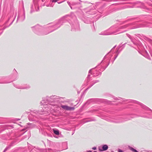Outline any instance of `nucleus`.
Here are the masks:
<instances>
[{
  "instance_id": "1",
  "label": "nucleus",
  "mask_w": 152,
  "mask_h": 152,
  "mask_svg": "<svg viewBox=\"0 0 152 152\" xmlns=\"http://www.w3.org/2000/svg\"><path fill=\"white\" fill-rule=\"evenodd\" d=\"M64 20L61 19L56 23H50L46 26V29L45 30L43 29L42 27L39 25L32 27L31 28L35 34L39 35H44L48 34L60 27L64 23Z\"/></svg>"
},
{
  "instance_id": "2",
  "label": "nucleus",
  "mask_w": 152,
  "mask_h": 152,
  "mask_svg": "<svg viewBox=\"0 0 152 152\" xmlns=\"http://www.w3.org/2000/svg\"><path fill=\"white\" fill-rule=\"evenodd\" d=\"M134 23H129L126 25L120 26L118 28L115 29L113 28V27H111L110 28L109 30H114V31H113L111 32H107L106 31L103 32H102L99 34L100 35H110L112 34L115 35L125 32L129 29H133L137 28L148 26L145 24L142 23L140 24L137 26H134V27H132V28L129 27V26L130 25H134Z\"/></svg>"
},
{
  "instance_id": "3",
  "label": "nucleus",
  "mask_w": 152,
  "mask_h": 152,
  "mask_svg": "<svg viewBox=\"0 0 152 152\" xmlns=\"http://www.w3.org/2000/svg\"><path fill=\"white\" fill-rule=\"evenodd\" d=\"M34 4L31 6V13H32L35 10L37 11L39 10V7L38 3L37 0H35L33 1Z\"/></svg>"
},
{
  "instance_id": "4",
  "label": "nucleus",
  "mask_w": 152,
  "mask_h": 152,
  "mask_svg": "<svg viewBox=\"0 0 152 152\" xmlns=\"http://www.w3.org/2000/svg\"><path fill=\"white\" fill-rule=\"evenodd\" d=\"M25 14L24 10L23 12L19 13L18 17L17 20H18L21 21H23L25 19Z\"/></svg>"
},
{
  "instance_id": "5",
  "label": "nucleus",
  "mask_w": 152,
  "mask_h": 152,
  "mask_svg": "<svg viewBox=\"0 0 152 152\" xmlns=\"http://www.w3.org/2000/svg\"><path fill=\"white\" fill-rule=\"evenodd\" d=\"M61 107L63 109L67 111L74 110L75 109L74 107H70L66 105H62Z\"/></svg>"
},
{
  "instance_id": "6",
  "label": "nucleus",
  "mask_w": 152,
  "mask_h": 152,
  "mask_svg": "<svg viewBox=\"0 0 152 152\" xmlns=\"http://www.w3.org/2000/svg\"><path fill=\"white\" fill-rule=\"evenodd\" d=\"M110 121L115 123H119L122 122L124 121L122 120L121 118L116 117L111 120Z\"/></svg>"
},
{
  "instance_id": "7",
  "label": "nucleus",
  "mask_w": 152,
  "mask_h": 152,
  "mask_svg": "<svg viewBox=\"0 0 152 152\" xmlns=\"http://www.w3.org/2000/svg\"><path fill=\"white\" fill-rule=\"evenodd\" d=\"M17 15V13H13V15L12 16H10V18H9L8 21H7V22H8L10 20H11V23H10L9 26L15 20V19L16 18V16Z\"/></svg>"
},
{
  "instance_id": "8",
  "label": "nucleus",
  "mask_w": 152,
  "mask_h": 152,
  "mask_svg": "<svg viewBox=\"0 0 152 152\" xmlns=\"http://www.w3.org/2000/svg\"><path fill=\"white\" fill-rule=\"evenodd\" d=\"M17 88L22 89H27L30 88L29 85L26 84L25 85L20 86H16Z\"/></svg>"
},
{
  "instance_id": "9",
  "label": "nucleus",
  "mask_w": 152,
  "mask_h": 152,
  "mask_svg": "<svg viewBox=\"0 0 152 152\" xmlns=\"http://www.w3.org/2000/svg\"><path fill=\"white\" fill-rule=\"evenodd\" d=\"M45 111H36L35 112V113L37 115H39L40 114L42 115L44 114L45 113Z\"/></svg>"
},
{
  "instance_id": "10",
  "label": "nucleus",
  "mask_w": 152,
  "mask_h": 152,
  "mask_svg": "<svg viewBox=\"0 0 152 152\" xmlns=\"http://www.w3.org/2000/svg\"><path fill=\"white\" fill-rule=\"evenodd\" d=\"M53 131L54 133L57 135H59V131L56 129H53Z\"/></svg>"
},
{
  "instance_id": "11",
  "label": "nucleus",
  "mask_w": 152,
  "mask_h": 152,
  "mask_svg": "<svg viewBox=\"0 0 152 152\" xmlns=\"http://www.w3.org/2000/svg\"><path fill=\"white\" fill-rule=\"evenodd\" d=\"M102 151H105L107 150L108 148V146L106 145H103L102 147Z\"/></svg>"
},
{
  "instance_id": "12",
  "label": "nucleus",
  "mask_w": 152,
  "mask_h": 152,
  "mask_svg": "<svg viewBox=\"0 0 152 152\" xmlns=\"http://www.w3.org/2000/svg\"><path fill=\"white\" fill-rule=\"evenodd\" d=\"M127 35L128 37H129L130 39L132 42L134 43V45H137V43L134 41L133 39L132 38L131 36L129 34H127Z\"/></svg>"
},
{
  "instance_id": "13",
  "label": "nucleus",
  "mask_w": 152,
  "mask_h": 152,
  "mask_svg": "<svg viewBox=\"0 0 152 152\" xmlns=\"http://www.w3.org/2000/svg\"><path fill=\"white\" fill-rule=\"evenodd\" d=\"M99 82V80H96L94 82V83L91 84V85L87 89H86V90H88V88H89L91 87V86H92L94 84H95V83H97Z\"/></svg>"
},
{
  "instance_id": "14",
  "label": "nucleus",
  "mask_w": 152,
  "mask_h": 152,
  "mask_svg": "<svg viewBox=\"0 0 152 152\" xmlns=\"http://www.w3.org/2000/svg\"><path fill=\"white\" fill-rule=\"evenodd\" d=\"M129 148L130 150H131V151H133V152H135L136 151H137V150L136 149H134L132 147L130 146H129Z\"/></svg>"
},
{
  "instance_id": "15",
  "label": "nucleus",
  "mask_w": 152,
  "mask_h": 152,
  "mask_svg": "<svg viewBox=\"0 0 152 152\" xmlns=\"http://www.w3.org/2000/svg\"><path fill=\"white\" fill-rule=\"evenodd\" d=\"M11 146V145H10L7 146V147H6V148H5V149L4 151L3 152H5L6 151H7V150L10 149V148Z\"/></svg>"
},
{
  "instance_id": "16",
  "label": "nucleus",
  "mask_w": 152,
  "mask_h": 152,
  "mask_svg": "<svg viewBox=\"0 0 152 152\" xmlns=\"http://www.w3.org/2000/svg\"><path fill=\"white\" fill-rule=\"evenodd\" d=\"M41 103L42 104H43L44 105H47L46 104V102H45V101L44 100H42L41 102Z\"/></svg>"
},
{
  "instance_id": "17",
  "label": "nucleus",
  "mask_w": 152,
  "mask_h": 152,
  "mask_svg": "<svg viewBox=\"0 0 152 152\" xmlns=\"http://www.w3.org/2000/svg\"><path fill=\"white\" fill-rule=\"evenodd\" d=\"M119 52H118V50H117L116 52V53H117L118 54L116 56H115V58H114V60L118 56V54L119 53Z\"/></svg>"
},
{
  "instance_id": "18",
  "label": "nucleus",
  "mask_w": 152,
  "mask_h": 152,
  "mask_svg": "<svg viewBox=\"0 0 152 152\" xmlns=\"http://www.w3.org/2000/svg\"><path fill=\"white\" fill-rule=\"evenodd\" d=\"M118 152H124L122 150L120 149H118Z\"/></svg>"
},
{
  "instance_id": "19",
  "label": "nucleus",
  "mask_w": 152,
  "mask_h": 152,
  "mask_svg": "<svg viewBox=\"0 0 152 152\" xmlns=\"http://www.w3.org/2000/svg\"><path fill=\"white\" fill-rule=\"evenodd\" d=\"M67 3L68 4V5L70 6V7L72 9V7L70 5V2H69V1H67Z\"/></svg>"
},
{
  "instance_id": "20",
  "label": "nucleus",
  "mask_w": 152,
  "mask_h": 152,
  "mask_svg": "<svg viewBox=\"0 0 152 152\" xmlns=\"http://www.w3.org/2000/svg\"><path fill=\"white\" fill-rule=\"evenodd\" d=\"M11 82H2L1 83H10Z\"/></svg>"
},
{
  "instance_id": "21",
  "label": "nucleus",
  "mask_w": 152,
  "mask_h": 152,
  "mask_svg": "<svg viewBox=\"0 0 152 152\" xmlns=\"http://www.w3.org/2000/svg\"><path fill=\"white\" fill-rule=\"evenodd\" d=\"M58 0H53L52 1V2H57Z\"/></svg>"
},
{
  "instance_id": "22",
  "label": "nucleus",
  "mask_w": 152,
  "mask_h": 152,
  "mask_svg": "<svg viewBox=\"0 0 152 152\" xmlns=\"http://www.w3.org/2000/svg\"><path fill=\"white\" fill-rule=\"evenodd\" d=\"M96 149V147H93L92 148V149L94 150H95Z\"/></svg>"
},
{
  "instance_id": "23",
  "label": "nucleus",
  "mask_w": 152,
  "mask_h": 152,
  "mask_svg": "<svg viewBox=\"0 0 152 152\" xmlns=\"http://www.w3.org/2000/svg\"><path fill=\"white\" fill-rule=\"evenodd\" d=\"M49 152H52V150L51 149H49Z\"/></svg>"
},
{
  "instance_id": "24",
  "label": "nucleus",
  "mask_w": 152,
  "mask_h": 152,
  "mask_svg": "<svg viewBox=\"0 0 152 152\" xmlns=\"http://www.w3.org/2000/svg\"><path fill=\"white\" fill-rule=\"evenodd\" d=\"M79 26H78V27L77 28V29H75L76 30H78L79 29Z\"/></svg>"
},
{
  "instance_id": "25",
  "label": "nucleus",
  "mask_w": 152,
  "mask_h": 152,
  "mask_svg": "<svg viewBox=\"0 0 152 152\" xmlns=\"http://www.w3.org/2000/svg\"><path fill=\"white\" fill-rule=\"evenodd\" d=\"M90 76V75H88V77H88V78H89V77Z\"/></svg>"
},
{
  "instance_id": "26",
  "label": "nucleus",
  "mask_w": 152,
  "mask_h": 152,
  "mask_svg": "<svg viewBox=\"0 0 152 152\" xmlns=\"http://www.w3.org/2000/svg\"><path fill=\"white\" fill-rule=\"evenodd\" d=\"M34 150H35V149H33L31 150V152H33V151H34Z\"/></svg>"
},
{
  "instance_id": "27",
  "label": "nucleus",
  "mask_w": 152,
  "mask_h": 152,
  "mask_svg": "<svg viewBox=\"0 0 152 152\" xmlns=\"http://www.w3.org/2000/svg\"><path fill=\"white\" fill-rule=\"evenodd\" d=\"M91 69H90L89 71V73H91Z\"/></svg>"
},
{
  "instance_id": "28",
  "label": "nucleus",
  "mask_w": 152,
  "mask_h": 152,
  "mask_svg": "<svg viewBox=\"0 0 152 152\" xmlns=\"http://www.w3.org/2000/svg\"><path fill=\"white\" fill-rule=\"evenodd\" d=\"M50 7H52L53 6V5H52V4H51L50 6Z\"/></svg>"
},
{
  "instance_id": "29",
  "label": "nucleus",
  "mask_w": 152,
  "mask_h": 152,
  "mask_svg": "<svg viewBox=\"0 0 152 152\" xmlns=\"http://www.w3.org/2000/svg\"><path fill=\"white\" fill-rule=\"evenodd\" d=\"M87 152H92L91 151H87Z\"/></svg>"
},
{
  "instance_id": "30",
  "label": "nucleus",
  "mask_w": 152,
  "mask_h": 152,
  "mask_svg": "<svg viewBox=\"0 0 152 152\" xmlns=\"http://www.w3.org/2000/svg\"><path fill=\"white\" fill-rule=\"evenodd\" d=\"M115 47H116V46H115L113 47V48L112 49V50H113V49L114 48H115Z\"/></svg>"
},
{
  "instance_id": "31",
  "label": "nucleus",
  "mask_w": 152,
  "mask_h": 152,
  "mask_svg": "<svg viewBox=\"0 0 152 152\" xmlns=\"http://www.w3.org/2000/svg\"><path fill=\"white\" fill-rule=\"evenodd\" d=\"M61 3V2H58V4H60V3Z\"/></svg>"
},
{
  "instance_id": "32",
  "label": "nucleus",
  "mask_w": 152,
  "mask_h": 152,
  "mask_svg": "<svg viewBox=\"0 0 152 152\" xmlns=\"http://www.w3.org/2000/svg\"><path fill=\"white\" fill-rule=\"evenodd\" d=\"M94 152H97V151H94Z\"/></svg>"
},
{
  "instance_id": "33",
  "label": "nucleus",
  "mask_w": 152,
  "mask_h": 152,
  "mask_svg": "<svg viewBox=\"0 0 152 152\" xmlns=\"http://www.w3.org/2000/svg\"><path fill=\"white\" fill-rule=\"evenodd\" d=\"M109 64H109H108L107 65V66H106V67H107V66H108V65Z\"/></svg>"
},
{
  "instance_id": "34",
  "label": "nucleus",
  "mask_w": 152,
  "mask_h": 152,
  "mask_svg": "<svg viewBox=\"0 0 152 152\" xmlns=\"http://www.w3.org/2000/svg\"><path fill=\"white\" fill-rule=\"evenodd\" d=\"M45 1V0H42V1Z\"/></svg>"
},
{
  "instance_id": "35",
  "label": "nucleus",
  "mask_w": 152,
  "mask_h": 152,
  "mask_svg": "<svg viewBox=\"0 0 152 152\" xmlns=\"http://www.w3.org/2000/svg\"><path fill=\"white\" fill-rule=\"evenodd\" d=\"M135 152H139L137 151H136Z\"/></svg>"
},
{
  "instance_id": "36",
  "label": "nucleus",
  "mask_w": 152,
  "mask_h": 152,
  "mask_svg": "<svg viewBox=\"0 0 152 152\" xmlns=\"http://www.w3.org/2000/svg\"><path fill=\"white\" fill-rule=\"evenodd\" d=\"M89 101H88L87 102H88Z\"/></svg>"
},
{
  "instance_id": "37",
  "label": "nucleus",
  "mask_w": 152,
  "mask_h": 152,
  "mask_svg": "<svg viewBox=\"0 0 152 152\" xmlns=\"http://www.w3.org/2000/svg\"><path fill=\"white\" fill-rule=\"evenodd\" d=\"M20 120V119H18V120Z\"/></svg>"
},
{
  "instance_id": "38",
  "label": "nucleus",
  "mask_w": 152,
  "mask_h": 152,
  "mask_svg": "<svg viewBox=\"0 0 152 152\" xmlns=\"http://www.w3.org/2000/svg\"><path fill=\"white\" fill-rule=\"evenodd\" d=\"M105 57V56L104 57V58Z\"/></svg>"
},
{
  "instance_id": "39",
  "label": "nucleus",
  "mask_w": 152,
  "mask_h": 152,
  "mask_svg": "<svg viewBox=\"0 0 152 152\" xmlns=\"http://www.w3.org/2000/svg\"><path fill=\"white\" fill-rule=\"evenodd\" d=\"M111 152H113V151H112Z\"/></svg>"
}]
</instances>
